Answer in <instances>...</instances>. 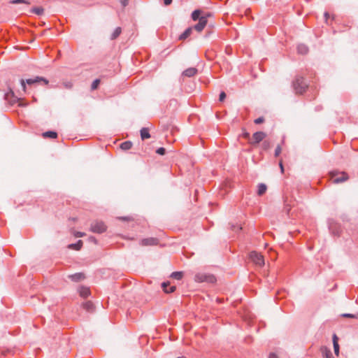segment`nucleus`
Segmentation results:
<instances>
[{
  "instance_id": "f257e3e1",
  "label": "nucleus",
  "mask_w": 358,
  "mask_h": 358,
  "mask_svg": "<svg viewBox=\"0 0 358 358\" xmlns=\"http://www.w3.org/2000/svg\"><path fill=\"white\" fill-rule=\"evenodd\" d=\"M20 83L22 87V90L25 92L27 89L26 83L28 85H32L35 83H43L44 85H48L49 82L48 80L43 77L37 76L35 78L27 79L26 80L22 79Z\"/></svg>"
},
{
  "instance_id": "f03ea898",
  "label": "nucleus",
  "mask_w": 358,
  "mask_h": 358,
  "mask_svg": "<svg viewBox=\"0 0 358 358\" xmlns=\"http://www.w3.org/2000/svg\"><path fill=\"white\" fill-rule=\"evenodd\" d=\"M348 179V175L345 172L333 171L331 173V180L334 184L343 182Z\"/></svg>"
},
{
  "instance_id": "7ed1b4c3",
  "label": "nucleus",
  "mask_w": 358,
  "mask_h": 358,
  "mask_svg": "<svg viewBox=\"0 0 358 358\" xmlns=\"http://www.w3.org/2000/svg\"><path fill=\"white\" fill-rule=\"evenodd\" d=\"M107 227L101 221H96L91 224L90 231L93 233L101 234L106 231Z\"/></svg>"
},
{
  "instance_id": "20e7f679",
  "label": "nucleus",
  "mask_w": 358,
  "mask_h": 358,
  "mask_svg": "<svg viewBox=\"0 0 358 358\" xmlns=\"http://www.w3.org/2000/svg\"><path fill=\"white\" fill-rule=\"evenodd\" d=\"M250 259L257 266H263L264 265V258L262 255L255 251H252L250 253Z\"/></svg>"
},
{
  "instance_id": "39448f33",
  "label": "nucleus",
  "mask_w": 358,
  "mask_h": 358,
  "mask_svg": "<svg viewBox=\"0 0 358 358\" xmlns=\"http://www.w3.org/2000/svg\"><path fill=\"white\" fill-rule=\"evenodd\" d=\"M294 87L297 94H302L307 87V85L303 78H299L294 81Z\"/></svg>"
},
{
  "instance_id": "423d86ee",
  "label": "nucleus",
  "mask_w": 358,
  "mask_h": 358,
  "mask_svg": "<svg viewBox=\"0 0 358 358\" xmlns=\"http://www.w3.org/2000/svg\"><path fill=\"white\" fill-rule=\"evenodd\" d=\"M210 16H211L210 13H205V15H202L201 18H199V22L194 27L193 29H194L198 32H201L207 24V17Z\"/></svg>"
},
{
  "instance_id": "0eeeda50",
  "label": "nucleus",
  "mask_w": 358,
  "mask_h": 358,
  "mask_svg": "<svg viewBox=\"0 0 358 358\" xmlns=\"http://www.w3.org/2000/svg\"><path fill=\"white\" fill-rule=\"evenodd\" d=\"M194 280L198 282H208L213 283L215 281L214 276L204 273H197L194 277Z\"/></svg>"
},
{
  "instance_id": "6e6552de",
  "label": "nucleus",
  "mask_w": 358,
  "mask_h": 358,
  "mask_svg": "<svg viewBox=\"0 0 358 358\" xmlns=\"http://www.w3.org/2000/svg\"><path fill=\"white\" fill-rule=\"evenodd\" d=\"M266 136V134L263 131H257L253 134L250 143L255 145L262 141Z\"/></svg>"
},
{
  "instance_id": "1a4fd4ad",
  "label": "nucleus",
  "mask_w": 358,
  "mask_h": 358,
  "mask_svg": "<svg viewBox=\"0 0 358 358\" xmlns=\"http://www.w3.org/2000/svg\"><path fill=\"white\" fill-rule=\"evenodd\" d=\"M158 244V240L155 238H144L141 241L143 246L156 245Z\"/></svg>"
},
{
  "instance_id": "9d476101",
  "label": "nucleus",
  "mask_w": 358,
  "mask_h": 358,
  "mask_svg": "<svg viewBox=\"0 0 358 358\" xmlns=\"http://www.w3.org/2000/svg\"><path fill=\"white\" fill-rule=\"evenodd\" d=\"M197 72H198V71L196 68L190 67V68L187 69L186 70H185L182 72V76H185V77L190 78V77L195 76L197 73Z\"/></svg>"
},
{
  "instance_id": "9b49d317",
  "label": "nucleus",
  "mask_w": 358,
  "mask_h": 358,
  "mask_svg": "<svg viewBox=\"0 0 358 358\" xmlns=\"http://www.w3.org/2000/svg\"><path fill=\"white\" fill-rule=\"evenodd\" d=\"M162 287L164 292L172 293L176 290V286H170L169 282H164L162 284Z\"/></svg>"
},
{
  "instance_id": "f8f14e48",
  "label": "nucleus",
  "mask_w": 358,
  "mask_h": 358,
  "mask_svg": "<svg viewBox=\"0 0 358 358\" xmlns=\"http://www.w3.org/2000/svg\"><path fill=\"white\" fill-rule=\"evenodd\" d=\"M72 280L79 282L85 278V275L83 273H78L69 276Z\"/></svg>"
},
{
  "instance_id": "ddd939ff",
  "label": "nucleus",
  "mask_w": 358,
  "mask_h": 358,
  "mask_svg": "<svg viewBox=\"0 0 358 358\" xmlns=\"http://www.w3.org/2000/svg\"><path fill=\"white\" fill-rule=\"evenodd\" d=\"M204 14H203V12L201 10H195L192 13V18L194 21H196L197 20H199V18H201V17Z\"/></svg>"
},
{
  "instance_id": "4468645a",
  "label": "nucleus",
  "mask_w": 358,
  "mask_h": 358,
  "mask_svg": "<svg viewBox=\"0 0 358 358\" xmlns=\"http://www.w3.org/2000/svg\"><path fill=\"white\" fill-rule=\"evenodd\" d=\"M192 27L187 28L180 36L179 40H185L190 36L192 32Z\"/></svg>"
},
{
  "instance_id": "2eb2a0df",
  "label": "nucleus",
  "mask_w": 358,
  "mask_h": 358,
  "mask_svg": "<svg viewBox=\"0 0 358 358\" xmlns=\"http://www.w3.org/2000/svg\"><path fill=\"white\" fill-rule=\"evenodd\" d=\"M83 246V241L81 240H79L77 243H75V244H70L68 245V248L69 249H71V250H79L81 249Z\"/></svg>"
},
{
  "instance_id": "dca6fc26",
  "label": "nucleus",
  "mask_w": 358,
  "mask_h": 358,
  "mask_svg": "<svg viewBox=\"0 0 358 358\" xmlns=\"http://www.w3.org/2000/svg\"><path fill=\"white\" fill-rule=\"evenodd\" d=\"M141 138L143 141L145 139L150 138V134L147 128H142L141 129Z\"/></svg>"
},
{
  "instance_id": "f3484780",
  "label": "nucleus",
  "mask_w": 358,
  "mask_h": 358,
  "mask_svg": "<svg viewBox=\"0 0 358 358\" xmlns=\"http://www.w3.org/2000/svg\"><path fill=\"white\" fill-rule=\"evenodd\" d=\"M79 294L82 297H87L90 295V292L88 287H82L79 289Z\"/></svg>"
},
{
  "instance_id": "a211bd4d",
  "label": "nucleus",
  "mask_w": 358,
  "mask_h": 358,
  "mask_svg": "<svg viewBox=\"0 0 358 358\" xmlns=\"http://www.w3.org/2000/svg\"><path fill=\"white\" fill-rule=\"evenodd\" d=\"M83 308L87 312H93L94 307L91 301H87L83 304Z\"/></svg>"
},
{
  "instance_id": "6ab92c4d",
  "label": "nucleus",
  "mask_w": 358,
  "mask_h": 358,
  "mask_svg": "<svg viewBox=\"0 0 358 358\" xmlns=\"http://www.w3.org/2000/svg\"><path fill=\"white\" fill-rule=\"evenodd\" d=\"M298 52L301 55H306L308 52V47L304 44H300L297 48Z\"/></svg>"
},
{
  "instance_id": "aec40b11",
  "label": "nucleus",
  "mask_w": 358,
  "mask_h": 358,
  "mask_svg": "<svg viewBox=\"0 0 358 358\" xmlns=\"http://www.w3.org/2000/svg\"><path fill=\"white\" fill-rule=\"evenodd\" d=\"M132 147V143L131 141H125L120 144V148L123 150H128Z\"/></svg>"
},
{
  "instance_id": "412c9836",
  "label": "nucleus",
  "mask_w": 358,
  "mask_h": 358,
  "mask_svg": "<svg viewBox=\"0 0 358 358\" xmlns=\"http://www.w3.org/2000/svg\"><path fill=\"white\" fill-rule=\"evenodd\" d=\"M321 350L323 356L326 358H333L331 350L327 348L324 347L321 349Z\"/></svg>"
},
{
  "instance_id": "4be33fe9",
  "label": "nucleus",
  "mask_w": 358,
  "mask_h": 358,
  "mask_svg": "<svg viewBox=\"0 0 358 358\" xmlns=\"http://www.w3.org/2000/svg\"><path fill=\"white\" fill-rule=\"evenodd\" d=\"M266 189H267V187H266V185L259 184L258 186V191H257L258 195L262 196V194H264L265 193V192L266 191Z\"/></svg>"
},
{
  "instance_id": "5701e85b",
  "label": "nucleus",
  "mask_w": 358,
  "mask_h": 358,
  "mask_svg": "<svg viewBox=\"0 0 358 358\" xmlns=\"http://www.w3.org/2000/svg\"><path fill=\"white\" fill-rule=\"evenodd\" d=\"M43 136L45 138H56L57 136V134L55 131H46L43 134Z\"/></svg>"
},
{
  "instance_id": "b1692460",
  "label": "nucleus",
  "mask_w": 358,
  "mask_h": 358,
  "mask_svg": "<svg viewBox=\"0 0 358 358\" xmlns=\"http://www.w3.org/2000/svg\"><path fill=\"white\" fill-rule=\"evenodd\" d=\"M121 31H122V29L120 27H117L114 32L112 34L111 36H110V39L111 40H114L116 38H117L120 34H121Z\"/></svg>"
},
{
  "instance_id": "393cba45",
  "label": "nucleus",
  "mask_w": 358,
  "mask_h": 358,
  "mask_svg": "<svg viewBox=\"0 0 358 358\" xmlns=\"http://www.w3.org/2000/svg\"><path fill=\"white\" fill-rule=\"evenodd\" d=\"M31 11L37 15H41L43 13V8L41 7H36L32 8Z\"/></svg>"
},
{
  "instance_id": "a878e982",
  "label": "nucleus",
  "mask_w": 358,
  "mask_h": 358,
  "mask_svg": "<svg viewBox=\"0 0 358 358\" xmlns=\"http://www.w3.org/2000/svg\"><path fill=\"white\" fill-rule=\"evenodd\" d=\"M171 277L176 280H180L182 277V272H173L171 274Z\"/></svg>"
},
{
  "instance_id": "bb28decb",
  "label": "nucleus",
  "mask_w": 358,
  "mask_h": 358,
  "mask_svg": "<svg viewBox=\"0 0 358 358\" xmlns=\"http://www.w3.org/2000/svg\"><path fill=\"white\" fill-rule=\"evenodd\" d=\"M282 150V145L280 144L278 145L275 150V157H278L280 155Z\"/></svg>"
},
{
  "instance_id": "cd10ccee",
  "label": "nucleus",
  "mask_w": 358,
  "mask_h": 358,
  "mask_svg": "<svg viewBox=\"0 0 358 358\" xmlns=\"http://www.w3.org/2000/svg\"><path fill=\"white\" fill-rule=\"evenodd\" d=\"M99 83H100V80L96 79L95 80L93 81V83L91 85V89L92 90H96L98 87Z\"/></svg>"
},
{
  "instance_id": "c85d7f7f",
  "label": "nucleus",
  "mask_w": 358,
  "mask_h": 358,
  "mask_svg": "<svg viewBox=\"0 0 358 358\" xmlns=\"http://www.w3.org/2000/svg\"><path fill=\"white\" fill-rule=\"evenodd\" d=\"M72 234L75 237H83L85 236V234L84 232L76 231H72Z\"/></svg>"
},
{
  "instance_id": "c756f323",
  "label": "nucleus",
  "mask_w": 358,
  "mask_h": 358,
  "mask_svg": "<svg viewBox=\"0 0 358 358\" xmlns=\"http://www.w3.org/2000/svg\"><path fill=\"white\" fill-rule=\"evenodd\" d=\"M334 352L336 355H338L339 352V345L338 341H335L334 344Z\"/></svg>"
},
{
  "instance_id": "7c9ffc66",
  "label": "nucleus",
  "mask_w": 358,
  "mask_h": 358,
  "mask_svg": "<svg viewBox=\"0 0 358 358\" xmlns=\"http://www.w3.org/2000/svg\"><path fill=\"white\" fill-rule=\"evenodd\" d=\"M270 147H271V145H270V143L268 141H265L263 142V143H262V148L264 150H268V149L270 148Z\"/></svg>"
},
{
  "instance_id": "2f4dec72",
  "label": "nucleus",
  "mask_w": 358,
  "mask_h": 358,
  "mask_svg": "<svg viewBox=\"0 0 358 358\" xmlns=\"http://www.w3.org/2000/svg\"><path fill=\"white\" fill-rule=\"evenodd\" d=\"M10 3H13V4L21 3H27V4L30 3L29 1H27L26 0H13Z\"/></svg>"
},
{
  "instance_id": "473e14b6",
  "label": "nucleus",
  "mask_w": 358,
  "mask_h": 358,
  "mask_svg": "<svg viewBox=\"0 0 358 358\" xmlns=\"http://www.w3.org/2000/svg\"><path fill=\"white\" fill-rule=\"evenodd\" d=\"M165 148H159L157 150L156 152L160 155H164L165 154Z\"/></svg>"
},
{
  "instance_id": "72a5a7b5",
  "label": "nucleus",
  "mask_w": 358,
  "mask_h": 358,
  "mask_svg": "<svg viewBox=\"0 0 358 358\" xmlns=\"http://www.w3.org/2000/svg\"><path fill=\"white\" fill-rule=\"evenodd\" d=\"M255 124H261V123H263L264 122V118L263 117H258L257 118L256 120H255Z\"/></svg>"
},
{
  "instance_id": "f704fd0d",
  "label": "nucleus",
  "mask_w": 358,
  "mask_h": 358,
  "mask_svg": "<svg viewBox=\"0 0 358 358\" xmlns=\"http://www.w3.org/2000/svg\"><path fill=\"white\" fill-rule=\"evenodd\" d=\"M225 97H226V94L224 92H222L220 94L219 100L220 101H223L224 99H225Z\"/></svg>"
},
{
  "instance_id": "c9c22d12",
  "label": "nucleus",
  "mask_w": 358,
  "mask_h": 358,
  "mask_svg": "<svg viewBox=\"0 0 358 358\" xmlns=\"http://www.w3.org/2000/svg\"><path fill=\"white\" fill-rule=\"evenodd\" d=\"M342 316L345 317H350V318L357 317V315H352V314H343V315H342Z\"/></svg>"
},
{
  "instance_id": "e433bc0d",
  "label": "nucleus",
  "mask_w": 358,
  "mask_h": 358,
  "mask_svg": "<svg viewBox=\"0 0 358 358\" xmlns=\"http://www.w3.org/2000/svg\"><path fill=\"white\" fill-rule=\"evenodd\" d=\"M279 166L280 168L281 173H284V166H283V164H282V159H280V162H279Z\"/></svg>"
},
{
  "instance_id": "4c0bfd02",
  "label": "nucleus",
  "mask_w": 358,
  "mask_h": 358,
  "mask_svg": "<svg viewBox=\"0 0 358 358\" xmlns=\"http://www.w3.org/2000/svg\"><path fill=\"white\" fill-rule=\"evenodd\" d=\"M120 2L122 3V5L125 7L128 3H129V0H120Z\"/></svg>"
},
{
  "instance_id": "58836bf2",
  "label": "nucleus",
  "mask_w": 358,
  "mask_h": 358,
  "mask_svg": "<svg viewBox=\"0 0 358 358\" xmlns=\"http://www.w3.org/2000/svg\"><path fill=\"white\" fill-rule=\"evenodd\" d=\"M243 136L245 138H247V139L250 138V134L248 132H244Z\"/></svg>"
},
{
  "instance_id": "ea45409f",
  "label": "nucleus",
  "mask_w": 358,
  "mask_h": 358,
  "mask_svg": "<svg viewBox=\"0 0 358 358\" xmlns=\"http://www.w3.org/2000/svg\"><path fill=\"white\" fill-rule=\"evenodd\" d=\"M172 2V0H164V3L165 5L168 6L170 5Z\"/></svg>"
},
{
  "instance_id": "a19ab883",
  "label": "nucleus",
  "mask_w": 358,
  "mask_h": 358,
  "mask_svg": "<svg viewBox=\"0 0 358 358\" xmlns=\"http://www.w3.org/2000/svg\"><path fill=\"white\" fill-rule=\"evenodd\" d=\"M290 209H291V206H288V205L285 206V210L287 213H289V210H290Z\"/></svg>"
},
{
  "instance_id": "79ce46f5",
  "label": "nucleus",
  "mask_w": 358,
  "mask_h": 358,
  "mask_svg": "<svg viewBox=\"0 0 358 358\" xmlns=\"http://www.w3.org/2000/svg\"><path fill=\"white\" fill-rule=\"evenodd\" d=\"M269 358H279L275 354L271 353L269 355Z\"/></svg>"
},
{
  "instance_id": "37998d69",
  "label": "nucleus",
  "mask_w": 358,
  "mask_h": 358,
  "mask_svg": "<svg viewBox=\"0 0 358 358\" xmlns=\"http://www.w3.org/2000/svg\"><path fill=\"white\" fill-rule=\"evenodd\" d=\"M335 341H338V337L334 334L333 336V343H334Z\"/></svg>"
},
{
  "instance_id": "c03bdc74",
  "label": "nucleus",
  "mask_w": 358,
  "mask_h": 358,
  "mask_svg": "<svg viewBox=\"0 0 358 358\" xmlns=\"http://www.w3.org/2000/svg\"><path fill=\"white\" fill-rule=\"evenodd\" d=\"M324 17H325V18H326V21H327V19H328V17H329V13H328L327 12H326V13H324Z\"/></svg>"
},
{
  "instance_id": "a18cd8bd",
  "label": "nucleus",
  "mask_w": 358,
  "mask_h": 358,
  "mask_svg": "<svg viewBox=\"0 0 358 358\" xmlns=\"http://www.w3.org/2000/svg\"><path fill=\"white\" fill-rule=\"evenodd\" d=\"M238 229L241 230V229H242V227H241V226H239V227H238Z\"/></svg>"
},
{
  "instance_id": "49530a36",
  "label": "nucleus",
  "mask_w": 358,
  "mask_h": 358,
  "mask_svg": "<svg viewBox=\"0 0 358 358\" xmlns=\"http://www.w3.org/2000/svg\"><path fill=\"white\" fill-rule=\"evenodd\" d=\"M231 228H232L233 230L235 229L234 226H231Z\"/></svg>"
},
{
  "instance_id": "de8ad7c7",
  "label": "nucleus",
  "mask_w": 358,
  "mask_h": 358,
  "mask_svg": "<svg viewBox=\"0 0 358 358\" xmlns=\"http://www.w3.org/2000/svg\"><path fill=\"white\" fill-rule=\"evenodd\" d=\"M92 241H94V238L91 237Z\"/></svg>"
},
{
  "instance_id": "09e8293b",
  "label": "nucleus",
  "mask_w": 358,
  "mask_h": 358,
  "mask_svg": "<svg viewBox=\"0 0 358 358\" xmlns=\"http://www.w3.org/2000/svg\"><path fill=\"white\" fill-rule=\"evenodd\" d=\"M92 241H94V238L91 237Z\"/></svg>"
},
{
  "instance_id": "8fccbe9b",
  "label": "nucleus",
  "mask_w": 358,
  "mask_h": 358,
  "mask_svg": "<svg viewBox=\"0 0 358 358\" xmlns=\"http://www.w3.org/2000/svg\"><path fill=\"white\" fill-rule=\"evenodd\" d=\"M178 358H185V357H178Z\"/></svg>"
},
{
  "instance_id": "3c124183",
  "label": "nucleus",
  "mask_w": 358,
  "mask_h": 358,
  "mask_svg": "<svg viewBox=\"0 0 358 358\" xmlns=\"http://www.w3.org/2000/svg\"><path fill=\"white\" fill-rule=\"evenodd\" d=\"M357 317H358V314H357Z\"/></svg>"
}]
</instances>
